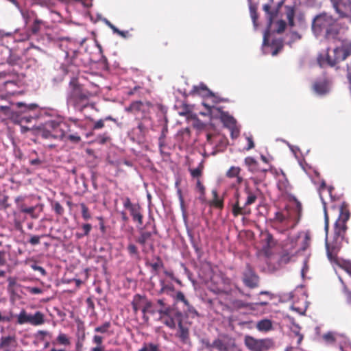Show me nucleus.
Segmentation results:
<instances>
[{
    "instance_id": "a878e982",
    "label": "nucleus",
    "mask_w": 351,
    "mask_h": 351,
    "mask_svg": "<svg viewBox=\"0 0 351 351\" xmlns=\"http://www.w3.org/2000/svg\"><path fill=\"white\" fill-rule=\"evenodd\" d=\"M220 119L224 126L227 128H234L237 124L236 119L232 116L230 115L228 112H221Z\"/></svg>"
},
{
    "instance_id": "4be33fe9",
    "label": "nucleus",
    "mask_w": 351,
    "mask_h": 351,
    "mask_svg": "<svg viewBox=\"0 0 351 351\" xmlns=\"http://www.w3.org/2000/svg\"><path fill=\"white\" fill-rule=\"evenodd\" d=\"M313 90L318 95L324 96L330 90V82L327 79L316 80L313 86Z\"/></svg>"
},
{
    "instance_id": "de8ad7c7",
    "label": "nucleus",
    "mask_w": 351,
    "mask_h": 351,
    "mask_svg": "<svg viewBox=\"0 0 351 351\" xmlns=\"http://www.w3.org/2000/svg\"><path fill=\"white\" fill-rule=\"evenodd\" d=\"M310 244H311L310 235L308 234H306L302 240V242L301 243L300 250L305 251L310 246Z\"/></svg>"
},
{
    "instance_id": "0eeeda50",
    "label": "nucleus",
    "mask_w": 351,
    "mask_h": 351,
    "mask_svg": "<svg viewBox=\"0 0 351 351\" xmlns=\"http://www.w3.org/2000/svg\"><path fill=\"white\" fill-rule=\"evenodd\" d=\"M235 339L227 335H220L212 343L207 338L202 339L201 341L207 349L215 348L218 351H229L234 345Z\"/></svg>"
},
{
    "instance_id": "473e14b6",
    "label": "nucleus",
    "mask_w": 351,
    "mask_h": 351,
    "mask_svg": "<svg viewBox=\"0 0 351 351\" xmlns=\"http://www.w3.org/2000/svg\"><path fill=\"white\" fill-rule=\"evenodd\" d=\"M127 250L130 256L136 259L140 258L139 252L137 247L133 243H129L127 247Z\"/></svg>"
},
{
    "instance_id": "7ed1b4c3",
    "label": "nucleus",
    "mask_w": 351,
    "mask_h": 351,
    "mask_svg": "<svg viewBox=\"0 0 351 351\" xmlns=\"http://www.w3.org/2000/svg\"><path fill=\"white\" fill-rule=\"evenodd\" d=\"M69 91L67 94L66 101L69 104L80 111H83L88 106V101L92 97L91 93L84 86L79 82L77 77H73L69 84Z\"/></svg>"
},
{
    "instance_id": "20e7f679",
    "label": "nucleus",
    "mask_w": 351,
    "mask_h": 351,
    "mask_svg": "<svg viewBox=\"0 0 351 351\" xmlns=\"http://www.w3.org/2000/svg\"><path fill=\"white\" fill-rule=\"evenodd\" d=\"M339 29L336 20L325 12L317 15L313 20L312 30L316 36L324 33L327 39H333L339 34Z\"/></svg>"
},
{
    "instance_id": "e433bc0d",
    "label": "nucleus",
    "mask_w": 351,
    "mask_h": 351,
    "mask_svg": "<svg viewBox=\"0 0 351 351\" xmlns=\"http://www.w3.org/2000/svg\"><path fill=\"white\" fill-rule=\"evenodd\" d=\"M230 308L232 309H240L245 307V304L240 300H230L228 303Z\"/></svg>"
},
{
    "instance_id": "bf43d9fd",
    "label": "nucleus",
    "mask_w": 351,
    "mask_h": 351,
    "mask_svg": "<svg viewBox=\"0 0 351 351\" xmlns=\"http://www.w3.org/2000/svg\"><path fill=\"white\" fill-rule=\"evenodd\" d=\"M292 308L293 310H295V311L298 312L300 314L303 315L305 313V311L307 308V306L304 304L303 306L299 307V306H297L296 303H294L292 305Z\"/></svg>"
},
{
    "instance_id": "6e6552de",
    "label": "nucleus",
    "mask_w": 351,
    "mask_h": 351,
    "mask_svg": "<svg viewBox=\"0 0 351 351\" xmlns=\"http://www.w3.org/2000/svg\"><path fill=\"white\" fill-rule=\"evenodd\" d=\"M294 201L295 202V208H288L283 212H276L274 219L279 223L285 221H295V223H298L301 217L302 204L295 198H294Z\"/></svg>"
},
{
    "instance_id": "f8f14e48",
    "label": "nucleus",
    "mask_w": 351,
    "mask_h": 351,
    "mask_svg": "<svg viewBox=\"0 0 351 351\" xmlns=\"http://www.w3.org/2000/svg\"><path fill=\"white\" fill-rule=\"evenodd\" d=\"M244 163L247 167L249 171L252 173L258 174V176L253 179L255 184L261 183L265 180L267 169L261 168L259 163L255 160V158L251 156H247L244 159Z\"/></svg>"
},
{
    "instance_id": "a211bd4d",
    "label": "nucleus",
    "mask_w": 351,
    "mask_h": 351,
    "mask_svg": "<svg viewBox=\"0 0 351 351\" xmlns=\"http://www.w3.org/2000/svg\"><path fill=\"white\" fill-rule=\"evenodd\" d=\"M281 3H276L273 0H269L263 6V10L266 14L267 19L268 28L269 29L274 21L278 16Z\"/></svg>"
},
{
    "instance_id": "6ab92c4d",
    "label": "nucleus",
    "mask_w": 351,
    "mask_h": 351,
    "mask_svg": "<svg viewBox=\"0 0 351 351\" xmlns=\"http://www.w3.org/2000/svg\"><path fill=\"white\" fill-rule=\"evenodd\" d=\"M132 309L134 313H137L138 311H141L143 316H145V311L150 307L151 300L145 295L136 294L134 295L131 302Z\"/></svg>"
},
{
    "instance_id": "412c9836",
    "label": "nucleus",
    "mask_w": 351,
    "mask_h": 351,
    "mask_svg": "<svg viewBox=\"0 0 351 351\" xmlns=\"http://www.w3.org/2000/svg\"><path fill=\"white\" fill-rule=\"evenodd\" d=\"M333 8L341 18L348 17L350 15V8H351L350 0H330Z\"/></svg>"
},
{
    "instance_id": "7c9ffc66",
    "label": "nucleus",
    "mask_w": 351,
    "mask_h": 351,
    "mask_svg": "<svg viewBox=\"0 0 351 351\" xmlns=\"http://www.w3.org/2000/svg\"><path fill=\"white\" fill-rule=\"evenodd\" d=\"M145 120H141L138 122L137 130H138V133L137 134L138 138L140 139H143L146 134L148 132V128L145 123Z\"/></svg>"
},
{
    "instance_id": "72a5a7b5",
    "label": "nucleus",
    "mask_w": 351,
    "mask_h": 351,
    "mask_svg": "<svg viewBox=\"0 0 351 351\" xmlns=\"http://www.w3.org/2000/svg\"><path fill=\"white\" fill-rule=\"evenodd\" d=\"M44 22L38 19L34 21L32 25L30 27V31L33 34H37L41 29V26L43 25Z\"/></svg>"
},
{
    "instance_id": "2f4dec72",
    "label": "nucleus",
    "mask_w": 351,
    "mask_h": 351,
    "mask_svg": "<svg viewBox=\"0 0 351 351\" xmlns=\"http://www.w3.org/2000/svg\"><path fill=\"white\" fill-rule=\"evenodd\" d=\"M15 343L14 337L8 336L1 338L0 348L7 350L10 346H12ZM8 351V350H5Z\"/></svg>"
},
{
    "instance_id": "f257e3e1",
    "label": "nucleus",
    "mask_w": 351,
    "mask_h": 351,
    "mask_svg": "<svg viewBox=\"0 0 351 351\" xmlns=\"http://www.w3.org/2000/svg\"><path fill=\"white\" fill-rule=\"evenodd\" d=\"M339 217L334 226V232L331 237H328L329 229V218L327 211L324 213V230L326 232V247L328 258L330 261H335L339 250L342 247V243L346 240L345 235L348 229L346 223L350 219V211L348 205L343 202L339 208Z\"/></svg>"
},
{
    "instance_id": "c9c22d12",
    "label": "nucleus",
    "mask_w": 351,
    "mask_h": 351,
    "mask_svg": "<svg viewBox=\"0 0 351 351\" xmlns=\"http://www.w3.org/2000/svg\"><path fill=\"white\" fill-rule=\"evenodd\" d=\"M289 337L291 339V343H293L294 340L296 339V344L299 346L303 339L304 335L300 334L298 330H291Z\"/></svg>"
},
{
    "instance_id": "9b49d317",
    "label": "nucleus",
    "mask_w": 351,
    "mask_h": 351,
    "mask_svg": "<svg viewBox=\"0 0 351 351\" xmlns=\"http://www.w3.org/2000/svg\"><path fill=\"white\" fill-rule=\"evenodd\" d=\"M153 104L148 101H135L125 108V111L134 114L136 116L141 115V119L147 121L149 119L150 110L153 108Z\"/></svg>"
},
{
    "instance_id": "49530a36",
    "label": "nucleus",
    "mask_w": 351,
    "mask_h": 351,
    "mask_svg": "<svg viewBox=\"0 0 351 351\" xmlns=\"http://www.w3.org/2000/svg\"><path fill=\"white\" fill-rule=\"evenodd\" d=\"M176 336L178 337L183 343H186L189 340V330H178Z\"/></svg>"
},
{
    "instance_id": "cd10ccee",
    "label": "nucleus",
    "mask_w": 351,
    "mask_h": 351,
    "mask_svg": "<svg viewBox=\"0 0 351 351\" xmlns=\"http://www.w3.org/2000/svg\"><path fill=\"white\" fill-rule=\"evenodd\" d=\"M213 199L211 200L210 205L217 208L222 210L223 208V199L219 198L218 196L217 191L216 190L212 191Z\"/></svg>"
},
{
    "instance_id": "8fccbe9b",
    "label": "nucleus",
    "mask_w": 351,
    "mask_h": 351,
    "mask_svg": "<svg viewBox=\"0 0 351 351\" xmlns=\"http://www.w3.org/2000/svg\"><path fill=\"white\" fill-rule=\"evenodd\" d=\"M53 208L54 211L56 214L58 215H62L64 214V208L62 206V205L58 202H56L53 204Z\"/></svg>"
},
{
    "instance_id": "680f3d73",
    "label": "nucleus",
    "mask_w": 351,
    "mask_h": 351,
    "mask_svg": "<svg viewBox=\"0 0 351 351\" xmlns=\"http://www.w3.org/2000/svg\"><path fill=\"white\" fill-rule=\"evenodd\" d=\"M104 127V120L103 119H99L95 122L93 129L99 130Z\"/></svg>"
},
{
    "instance_id": "37998d69",
    "label": "nucleus",
    "mask_w": 351,
    "mask_h": 351,
    "mask_svg": "<svg viewBox=\"0 0 351 351\" xmlns=\"http://www.w3.org/2000/svg\"><path fill=\"white\" fill-rule=\"evenodd\" d=\"M278 187L280 191L282 192H287L289 188V183L287 178L283 180H279L278 182Z\"/></svg>"
},
{
    "instance_id": "2eb2a0df",
    "label": "nucleus",
    "mask_w": 351,
    "mask_h": 351,
    "mask_svg": "<svg viewBox=\"0 0 351 351\" xmlns=\"http://www.w3.org/2000/svg\"><path fill=\"white\" fill-rule=\"evenodd\" d=\"M351 55V40H343L341 45L333 49V59L330 60L332 64H337L338 63L345 60Z\"/></svg>"
},
{
    "instance_id": "13d9d810",
    "label": "nucleus",
    "mask_w": 351,
    "mask_h": 351,
    "mask_svg": "<svg viewBox=\"0 0 351 351\" xmlns=\"http://www.w3.org/2000/svg\"><path fill=\"white\" fill-rule=\"evenodd\" d=\"M287 18L288 20L289 25L290 26L294 25V12L293 10L289 11L287 14Z\"/></svg>"
},
{
    "instance_id": "f704fd0d",
    "label": "nucleus",
    "mask_w": 351,
    "mask_h": 351,
    "mask_svg": "<svg viewBox=\"0 0 351 351\" xmlns=\"http://www.w3.org/2000/svg\"><path fill=\"white\" fill-rule=\"evenodd\" d=\"M339 335H336L334 332L329 331L323 335V339L326 343H333L337 341Z\"/></svg>"
},
{
    "instance_id": "ea45409f",
    "label": "nucleus",
    "mask_w": 351,
    "mask_h": 351,
    "mask_svg": "<svg viewBox=\"0 0 351 351\" xmlns=\"http://www.w3.org/2000/svg\"><path fill=\"white\" fill-rule=\"evenodd\" d=\"M80 206L82 210V218L86 221L89 220L91 218V215L88 206L84 203H81Z\"/></svg>"
},
{
    "instance_id": "c85d7f7f",
    "label": "nucleus",
    "mask_w": 351,
    "mask_h": 351,
    "mask_svg": "<svg viewBox=\"0 0 351 351\" xmlns=\"http://www.w3.org/2000/svg\"><path fill=\"white\" fill-rule=\"evenodd\" d=\"M261 237L262 241L267 247H270L275 244L273 235L268 231L265 230L261 232Z\"/></svg>"
},
{
    "instance_id": "393cba45",
    "label": "nucleus",
    "mask_w": 351,
    "mask_h": 351,
    "mask_svg": "<svg viewBox=\"0 0 351 351\" xmlns=\"http://www.w3.org/2000/svg\"><path fill=\"white\" fill-rule=\"evenodd\" d=\"M295 242L291 241L290 243L291 247L288 248L287 250H290L289 252H285L282 254L280 258V261L282 263L287 264L288 263L291 258L296 254L298 253V248H295Z\"/></svg>"
},
{
    "instance_id": "5fc2aeb1",
    "label": "nucleus",
    "mask_w": 351,
    "mask_h": 351,
    "mask_svg": "<svg viewBox=\"0 0 351 351\" xmlns=\"http://www.w3.org/2000/svg\"><path fill=\"white\" fill-rule=\"evenodd\" d=\"M86 303L88 311H90L91 313H95V304L92 297H89L86 300Z\"/></svg>"
},
{
    "instance_id": "3c124183",
    "label": "nucleus",
    "mask_w": 351,
    "mask_h": 351,
    "mask_svg": "<svg viewBox=\"0 0 351 351\" xmlns=\"http://www.w3.org/2000/svg\"><path fill=\"white\" fill-rule=\"evenodd\" d=\"M67 139L71 143H74V144L79 143L81 141V140H82L80 136L78 135L77 134H73L68 135L67 136Z\"/></svg>"
},
{
    "instance_id": "c03bdc74",
    "label": "nucleus",
    "mask_w": 351,
    "mask_h": 351,
    "mask_svg": "<svg viewBox=\"0 0 351 351\" xmlns=\"http://www.w3.org/2000/svg\"><path fill=\"white\" fill-rule=\"evenodd\" d=\"M250 16L253 21L254 25L255 27H256L258 26L257 20H258V17L256 8L254 6H252V5L250 6Z\"/></svg>"
},
{
    "instance_id": "c756f323",
    "label": "nucleus",
    "mask_w": 351,
    "mask_h": 351,
    "mask_svg": "<svg viewBox=\"0 0 351 351\" xmlns=\"http://www.w3.org/2000/svg\"><path fill=\"white\" fill-rule=\"evenodd\" d=\"M154 260H155L154 263H147L146 265L149 266L152 269L153 271L157 272L160 268L164 267V264L161 258L158 256H155Z\"/></svg>"
},
{
    "instance_id": "a19ab883",
    "label": "nucleus",
    "mask_w": 351,
    "mask_h": 351,
    "mask_svg": "<svg viewBox=\"0 0 351 351\" xmlns=\"http://www.w3.org/2000/svg\"><path fill=\"white\" fill-rule=\"evenodd\" d=\"M196 189L200 194L199 198L202 200H204L205 197L206 188L199 179H197L196 182Z\"/></svg>"
},
{
    "instance_id": "b1692460",
    "label": "nucleus",
    "mask_w": 351,
    "mask_h": 351,
    "mask_svg": "<svg viewBox=\"0 0 351 351\" xmlns=\"http://www.w3.org/2000/svg\"><path fill=\"white\" fill-rule=\"evenodd\" d=\"M241 169L239 167L232 166L226 173V176L228 178L232 179L235 178L236 180L233 183L234 187L239 186L243 181V177L241 176Z\"/></svg>"
},
{
    "instance_id": "423d86ee",
    "label": "nucleus",
    "mask_w": 351,
    "mask_h": 351,
    "mask_svg": "<svg viewBox=\"0 0 351 351\" xmlns=\"http://www.w3.org/2000/svg\"><path fill=\"white\" fill-rule=\"evenodd\" d=\"M247 199L243 206L240 204L239 193L237 192L234 195L235 202L232 205V213L234 217L239 215H249L251 213L250 205L253 204L257 199V196L251 191L246 189Z\"/></svg>"
},
{
    "instance_id": "4c0bfd02",
    "label": "nucleus",
    "mask_w": 351,
    "mask_h": 351,
    "mask_svg": "<svg viewBox=\"0 0 351 351\" xmlns=\"http://www.w3.org/2000/svg\"><path fill=\"white\" fill-rule=\"evenodd\" d=\"M204 169L203 162H200L198 167L195 169H189L191 175L193 178H199L202 175V171Z\"/></svg>"
},
{
    "instance_id": "79ce46f5",
    "label": "nucleus",
    "mask_w": 351,
    "mask_h": 351,
    "mask_svg": "<svg viewBox=\"0 0 351 351\" xmlns=\"http://www.w3.org/2000/svg\"><path fill=\"white\" fill-rule=\"evenodd\" d=\"M8 291L11 294H14V287L16 285V278L15 277H9L8 278Z\"/></svg>"
},
{
    "instance_id": "bb28decb",
    "label": "nucleus",
    "mask_w": 351,
    "mask_h": 351,
    "mask_svg": "<svg viewBox=\"0 0 351 351\" xmlns=\"http://www.w3.org/2000/svg\"><path fill=\"white\" fill-rule=\"evenodd\" d=\"M332 59H333V51L332 52V54L329 53L328 51L326 55L319 54L317 56V63L319 64V65L321 67H324L326 65L333 67L336 64H332V63L330 62V60L332 61Z\"/></svg>"
},
{
    "instance_id": "a18cd8bd",
    "label": "nucleus",
    "mask_w": 351,
    "mask_h": 351,
    "mask_svg": "<svg viewBox=\"0 0 351 351\" xmlns=\"http://www.w3.org/2000/svg\"><path fill=\"white\" fill-rule=\"evenodd\" d=\"M138 351H160L158 345L152 343H145Z\"/></svg>"
},
{
    "instance_id": "9d476101",
    "label": "nucleus",
    "mask_w": 351,
    "mask_h": 351,
    "mask_svg": "<svg viewBox=\"0 0 351 351\" xmlns=\"http://www.w3.org/2000/svg\"><path fill=\"white\" fill-rule=\"evenodd\" d=\"M16 106L19 108L18 111L15 112L17 117V121L20 123H30L32 120L36 117V114L35 111L38 108V105L36 104H31L26 105L22 102H18L16 104Z\"/></svg>"
},
{
    "instance_id": "aec40b11",
    "label": "nucleus",
    "mask_w": 351,
    "mask_h": 351,
    "mask_svg": "<svg viewBox=\"0 0 351 351\" xmlns=\"http://www.w3.org/2000/svg\"><path fill=\"white\" fill-rule=\"evenodd\" d=\"M244 343L250 351H265L266 341L265 339H256L252 336L246 335Z\"/></svg>"
},
{
    "instance_id": "603ef678",
    "label": "nucleus",
    "mask_w": 351,
    "mask_h": 351,
    "mask_svg": "<svg viewBox=\"0 0 351 351\" xmlns=\"http://www.w3.org/2000/svg\"><path fill=\"white\" fill-rule=\"evenodd\" d=\"M8 252L4 249H0V266H4L7 263L6 255Z\"/></svg>"
},
{
    "instance_id": "4468645a",
    "label": "nucleus",
    "mask_w": 351,
    "mask_h": 351,
    "mask_svg": "<svg viewBox=\"0 0 351 351\" xmlns=\"http://www.w3.org/2000/svg\"><path fill=\"white\" fill-rule=\"evenodd\" d=\"M16 322L19 324H29L37 326L44 322V315L40 311L34 314H28L25 310H22L17 315Z\"/></svg>"
},
{
    "instance_id": "338daca9",
    "label": "nucleus",
    "mask_w": 351,
    "mask_h": 351,
    "mask_svg": "<svg viewBox=\"0 0 351 351\" xmlns=\"http://www.w3.org/2000/svg\"><path fill=\"white\" fill-rule=\"evenodd\" d=\"M29 163L33 166H39L43 163V161L39 158L31 159L29 160Z\"/></svg>"
},
{
    "instance_id": "39448f33",
    "label": "nucleus",
    "mask_w": 351,
    "mask_h": 351,
    "mask_svg": "<svg viewBox=\"0 0 351 351\" xmlns=\"http://www.w3.org/2000/svg\"><path fill=\"white\" fill-rule=\"evenodd\" d=\"M65 126L66 124L63 122L48 121L45 123L44 128L38 132V137L45 140L60 141L65 136Z\"/></svg>"
},
{
    "instance_id": "5701e85b",
    "label": "nucleus",
    "mask_w": 351,
    "mask_h": 351,
    "mask_svg": "<svg viewBox=\"0 0 351 351\" xmlns=\"http://www.w3.org/2000/svg\"><path fill=\"white\" fill-rule=\"evenodd\" d=\"M191 94L195 95H204L205 96H210L213 98V103L216 104L219 101H224L225 99H217L214 94L207 88V86L204 84H200L199 86H194L191 90Z\"/></svg>"
},
{
    "instance_id": "ddd939ff",
    "label": "nucleus",
    "mask_w": 351,
    "mask_h": 351,
    "mask_svg": "<svg viewBox=\"0 0 351 351\" xmlns=\"http://www.w3.org/2000/svg\"><path fill=\"white\" fill-rule=\"evenodd\" d=\"M123 207L128 209L134 222L141 226L143 223V208L139 204L132 203L130 197H126L123 199Z\"/></svg>"
},
{
    "instance_id": "6e6d98bb",
    "label": "nucleus",
    "mask_w": 351,
    "mask_h": 351,
    "mask_svg": "<svg viewBox=\"0 0 351 351\" xmlns=\"http://www.w3.org/2000/svg\"><path fill=\"white\" fill-rule=\"evenodd\" d=\"M58 341L62 345H69L70 341L66 335L60 334L57 339Z\"/></svg>"
},
{
    "instance_id": "e2e57ef3",
    "label": "nucleus",
    "mask_w": 351,
    "mask_h": 351,
    "mask_svg": "<svg viewBox=\"0 0 351 351\" xmlns=\"http://www.w3.org/2000/svg\"><path fill=\"white\" fill-rule=\"evenodd\" d=\"M40 237L37 236V235H34V236L31 237L29 242L32 245H38L40 243Z\"/></svg>"
},
{
    "instance_id": "774afa93",
    "label": "nucleus",
    "mask_w": 351,
    "mask_h": 351,
    "mask_svg": "<svg viewBox=\"0 0 351 351\" xmlns=\"http://www.w3.org/2000/svg\"><path fill=\"white\" fill-rule=\"evenodd\" d=\"M28 290L32 294H40L43 293L42 289L38 287H29Z\"/></svg>"
},
{
    "instance_id": "864d4df0",
    "label": "nucleus",
    "mask_w": 351,
    "mask_h": 351,
    "mask_svg": "<svg viewBox=\"0 0 351 351\" xmlns=\"http://www.w3.org/2000/svg\"><path fill=\"white\" fill-rule=\"evenodd\" d=\"M276 25H277L276 32L278 34L283 32L285 31V29L286 28V25H287L286 22L283 20L278 21L276 23Z\"/></svg>"
},
{
    "instance_id": "0e129e2a",
    "label": "nucleus",
    "mask_w": 351,
    "mask_h": 351,
    "mask_svg": "<svg viewBox=\"0 0 351 351\" xmlns=\"http://www.w3.org/2000/svg\"><path fill=\"white\" fill-rule=\"evenodd\" d=\"M265 340L266 341L265 351L274 348L275 343L271 339H265Z\"/></svg>"
},
{
    "instance_id": "09e8293b",
    "label": "nucleus",
    "mask_w": 351,
    "mask_h": 351,
    "mask_svg": "<svg viewBox=\"0 0 351 351\" xmlns=\"http://www.w3.org/2000/svg\"><path fill=\"white\" fill-rule=\"evenodd\" d=\"M82 229L84 232L82 234H78V238L88 235L92 229V226L90 223H84L82 226Z\"/></svg>"
},
{
    "instance_id": "f3484780",
    "label": "nucleus",
    "mask_w": 351,
    "mask_h": 351,
    "mask_svg": "<svg viewBox=\"0 0 351 351\" xmlns=\"http://www.w3.org/2000/svg\"><path fill=\"white\" fill-rule=\"evenodd\" d=\"M158 233L156 228L154 226L153 232L149 231H141L138 237L136 239V241L142 246V251L144 253L147 252L146 245H149V247L151 250H154V242L152 239L153 234Z\"/></svg>"
},
{
    "instance_id": "052dcab7",
    "label": "nucleus",
    "mask_w": 351,
    "mask_h": 351,
    "mask_svg": "<svg viewBox=\"0 0 351 351\" xmlns=\"http://www.w3.org/2000/svg\"><path fill=\"white\" fill-rule=\"evenodd\" d=\"M230 131V134L232 138H237L239 135V130L237 128V125L233 128H228Z\"/></svg>"
},
{
    "instance_id": "1a4fd4ad",
    "label": "nucleus",
    "mask_w": 351,
    "mask_h": 351,
    "mask_svg": "<svg viewBox=\"0 0 351 351\" xmlns=\"http://www.w3.org/2000/svg\"><path fill=\"white\" fill-rule=\"evenodd\" d=\"M175 302L176 303L181 302L183 304V311L185 313V317L182 315L183 322L187 326V329L191 326L192 322L187 321L191 317V319H197L199 313L197 310L189 303V300L186 298L184 293L179 291L176 293L175 297Z\"/></svg>"
},
{
    "instance_id": "4d7b16f0",
    "label": "nucleus",
    "mask_w": 351,
    "mask_h": 351,
    "mask_svg": "<svg viewBox=\"0 0 351 351\" xmlns=\"http://www.w3.org/2000/svg\"><path fill=\"white\" fill-rule=\"evenodd\" d=\"M21 212L24 213H27L31 215L32 218H36V217L34 215V211H35V207L31 206L28 208H21Z\"/></svg>"
},
{
    "instance_id": "dca6fc26",
    "label": "nucleus",
    "mask_w": 351,
    "mask_h": 351,
    "mask_svg": "<svg viewBox=\"0 0 351 351\" xmlns=\"http://www.w3.org/2000/svg\"><path fill=\"white\" fill-rule=\"evenodd\" d=\"M242 281L247 287L250 289L256 288L259 285V276L249 263L245 265L242 273Z\"/></svg>"
},
{
    "instance_id": "58836bf2",
    "label": "nucleus",
    "mask_w": 351,
    "mask_h": 351,
    "mask_svg": "<svg viewBox=\"0 0 351 351\" xmlns=\"http://www.w3.org/2000/svg\"><path fill=\"white\" fill-rule=\"evenodd\" d=\"M258 329H271L272 327L271 322L269 319H263L258 322L257 325Z\"/></svg>"
},
{
    "instance_id": "69168bd1",
    "label": "nucleus",
    "mask_w": 351,
    "mask_h": 351,
    "mask_svg": "<svg viewBox=\"0 0 351 351\" xmlns=\"http://www.w3.org/2000/svg\"><path fill=\"white\" fill-rule=\"evenodd\" d=\"M202 105L207 110V113L211 114L212 110L215 108L214 104L211 105V104H209L207 102L204 101L202 103Z\"/></svg>"
},
{
    "instance_id": "f03ea898",
    "label": "nucleus",
    "mask_w": 351,
    "mask_h": 351,
    "mask_svg": "<svg viewBox=\"0 0 351 351\" xmlns=\"http://www.w3.org/2000/svg\"><path fill=\"white\" fill-rule=\"evenodd\" d=\"M159 314V317L165 324L169 328L178 327V329H187V326L183 322L182 313L180 311L171 310L167 306L164 300H157L156 302L151 301L150 307L145 311L147 314Z\"/></svg>"
}]
</instances>
